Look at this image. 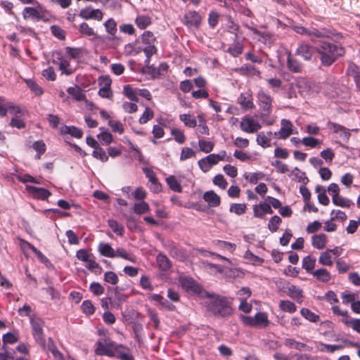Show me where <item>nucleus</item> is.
Instances as JSON below:
<instances>
[{
    "mask_svg": "<svg viewBox=\"0 0 360 360\" xmlns=\"http://www.w3.org/2000/svg\"><path fill=\"white\" fill-rule=\"evenodd\" d=\"M315 51H316L315 46L309 43L302 41L297 48L295 54L305 60H311Z\"/></svg>",
    "mask_w": 360,
    "mask_h": 360,
    "instance_id": "9d476101",
    "label": "nucleus"
},
{
    "mask_svg": "<svg viewBox=\"0 0 360 360\" xmlns=\"http://www.w3.org/2000/svg\"><path fill=\"white\" fill-rule=\"evenodd\" d=\"M27 246L35 254L38 259L44 264H46L49 262V259L37 248H35L31 243L26 242Z\"/></svg>",
    "mask_w": 360,
    "mask_h": 360,
    "instance_id": "bf43d9fd",
    "label": "nucleus"
},
{
    "mask_svg": "<svg viewBox=\"0 0 360 360\" xmlns=\"http://www.w3.org/2000/svg\"><path fill=\"white\" fill-rule=\"evenodd\" d=\"M300 314L304 318L312 323H316L320 320V316L318 314H316L307 308L301 309Z\"/></svg>",
    "mask_w": 360,
    "mask_h": 360,
    "instance_id": "37998d69",
    "label": "nucleus"
},
{
    "mask_svg": "<svg viewBox=\"0 0 360 360\" xmlns=\"http://www.w3.org/2000/svg\"><path fill=\"white\" fill-rule=\"evenodd\" d=\"M319 262L323 266H333V262L330 252L326 250L325 252H321L319 258Z\"/></svg>",
    "mask_w": 360,
    "mask_h": 360,
    "instance_id": "8fccbe9b",
    "label": "nucleus"
},
{
    "mask_svg": "<svg viewBox=\"0 0 360 360\" xmlns=\"http://www.w3.org/2000/svg\"><path fill=\"white\" fill-rule=\"evenodd\" d=\"M317 348L320 352H322L333 353L336 350L342 349L344 347L342 345H328L319 342Z\"/></svg>",
    "mask_w": 360,
    "mask_h": 360,
    "instance_id": "c9c22d12",
    "label": "nucleus"
},
{
    "mask_svg": "<svg viewBox=\"0 0 360 360\" xmlns=\"http://www.w3.org/2000/svg\"><path fill=\"white\" fill-rule=\"evenodd\" d=\"M179 283L181 287L191 295H200L202 287L191 277L180 276Z\"/></svg>",
    "mask_w": 360,
    "mask_h": 360,
    "instance_id": "6e6552de",
    "label": "nucleus"
},
{
    "mask_svg": "<svg viewBox=\"0 0 360 360\" xmlns=\"http://www.w3.org/2000/svg\"><path fill=\"white\" fill-rule=\"evenodd\" d=\"M151 299L158 303L162 309H165L168 311L175 310L176 307L174 304L158 294H153L151 295Z\"/></svg>",
    "mask_w": 360,
    "mask_h": 360,
    "instance_id": "b1692460",
    "label": "nucleus"
},
{
    "mask_svg": "<svg viewBox=\"0 0 360 360\" xmlns=\"http://www.w3.org/2000/svg\"><path fill=\"white\" fill-rule=\"evenodd\" d=\"M214 247L224 252L232 253L236 250V245L235 243H231L227 241L217 240L212 242Z\"/></svg>",
    "mask_w": 360,
    "mask_h": 360,
    "instance_id": "aec40b11",
    "label": "nucleus"
},
{
    "mask_svg": "<svg viewBox=\"0 0 360 360\" xmlns=\"http://www.w3.org/2000/svg\"><path fill=\"white\" fill-rule=\"evenodd\" d=\"M61 133L64 134H70L72 136L81 139L83 136V131L79 128L75 126H65L61 128Z\"/></svg>",
    "mask_w": 360,
    "mask_h": 360,
    "instance_id": "72a5a7b5",
    "label": "nucleus"
},
{
    "mask_svg": "<svg viewBox=\"0 0 360 360\" xmlns=\"http://www.w3.org/2000/svg\"><path fill=\"white\" fill-rule=\"evenodd\" d=\"M284 345L286 347H292L295 349L302 351V350H307L310 351L311 348L309 347L308 345H305L304 343L297 342L295 339L292 338H286L284 341Z\"/></svg>",
    "mask_w": 360,
    "mask_h": 360,
    "instance_id": "c756f323",
    "label": "nucleus"
},
{
    "mask_svg": "<svg viewBox=\"0 0 360 360\" xmlns=\"http://www.w3.org/2000/svg\"><path fill=\"white\" fill-rule=\"evenodd\" d=\"M108 125L111 127L113 132H117L119 134H122L124 131V126L120 121L109 120Z\"/></svg>",
    "mask_w": 360,
    "mask_h": 360,
    "instance_id": "13d9d810",
    "label": "nucleus"
},
{
    "mask_svg": "<svg viewBox=\"0 0 360 360\" xmlns=\"http://www.w3.org/2000/svg\"><path fill=\"white\" fill-rule=\"evenodd\" d=\"M280 309L288 313H294L297 310L296 305L289 300H281L279 303Z\"/></svg>",
    "mask_w": 360,
    "mask_h": 360,
    "instance_id": "09e8293b",
    "label": "nucleus"
},
{
    "mask_svg": "<svg viewBox=\"0 0 360 360\" xmlns=\"http://www.w3.org/2000/svg\"><path fill=\"white\" fill-rule=\"evenodd\" d=\"M154 117V112L149 107H146L144 112L140 117L139 122L141 124H146Z\"/></svg>",
    "mask_w": 360,
    "mask_h": 360,
    "instance_id": "4d7b16f0",
    "label": "nucleus"
},
{
    "mask_svg": "<svg viewBox=\"0 0 360 360\" xmlns=\"http://www.w3.org/2000/svg\"><path fill=\"white\" fill-rule=\"evenodd\" d=\"M25 188L34 198L37 199L46 200L51 195V193L44 188L26 185Z\"/></svg>",
    "mask_w": 360,
    "mask_h": 360,
    "instance_id": "dca6fc26",
    "label": "nucleus"
},
{
    "mask_svg": "<svg viewBox=\"0 0 360 360\" xmlns=\"http://www.w3.org/2000/svg\"><path fill=\"white\" fill-rule=\"evenodd\" d=\"M76 257L79 260L86 262L90 257H93V255L91 253L90 250L83 248L77 251Z\"/></svg>",
    "mask_w": 360,
    "mask_h": 360,
    "instance_id": "052dcab7",
    "label": "nucleus"
},
{
    "mask_svg": "<svg viewBox=\"0 0 360 360\" xmlns=\"http://www.w3.org/2000/svg\"><path fill=\"white\" fill-rule=\"evenodd\" d=\"M85 263V267L96 275H100L102 273L103 269L96 261L94 256L90 257Z\"/></svg>",
    "mask_w": 360,
    "mask_h": 360,
    "instance_id": "2f4dec72",
    "label": "nucleus"
},
{
    "mask_svg": "<svg viewBox=\"0 0 360 360\" xmlns=\"http://www.w3.org/2000/svg\"><path fill=\"white\" fill-rule=\"evenodd\" d=\"M257 143L263 148L269 147L271 145V139L267 137L264 132H260L257 136Z\"/></svg>",
    "mask_w": 360,
    "mask_h": 360,
    "instance_id": "680f3d73",
    "label": "nucleus"
},
{
    "mask_svg": "<svg viewBox=\"0 0 360 360\" xmlns=\"http://www.w3.org/2000/svg\"><path fill=\"white\" fill-rule=\"evenodd\" d=\"M341 297L342 303L345 304L350 303L352 305L358 299L359 295L358 293L345 291L341 294Z\"/></svg>",
    "mask_w": 360,
    "mask_h": 360,
    "instance_id": "de8ad7c7",
    "label": "nucleus"
},
{
    "mask_svg": "<svg viewBox=\"0 0 360 360\" xmlns=\"http://www.w3.org/2000/svg\"><path fill=\"white\" fill-rule=\"evenodd\" d=\"M312 275L316 280L323 283H327L331 279L330 272L323 268L315 270Z\"/></svg>",
    "mask_w": 360,
    "mask_h": 360,
    "instance_id": "7c9ffc66",
    "label": "nucleus"
},
{
    "mask_svg": "<svg viewBox=\"0 0 360 360\" xmlns=\"http://www.w3.org/2000/svg\"><path fill=\"white\" fill-rule=\"evenodd\" d=\"M316 259L314 257L311 255L306 256L302 259V268L310 274L314 272V267L316 265Z\"/></svg>",
    "mask_w": 360,
    "mask_h": 360,
    "instance_id": "473e14b6",
    "label": "nucleus"
},
{
    "mask_svg": "<svg viewBox=\"0 0 360 360\" xmlns=\"http://www.w3.org/2000/svg\"><path fill=\"white\" fill-rule=\"evenodd\" d=\"M203 199L210 207H217L220 204V197L213 191H206L203 195Z\"/></svg>",
    "mask_w": 360,
    "mask_h": 360,
    "instance_id": "bb28decb",
    "label": "nucleus"
},
{
    "mask_svg": "<svg viewBox=\"0 0 360 360\" xmlns=\"http://www.w3.org/2000/svg\"><path fill=\"white\" fill-rule=\"evenodd\" d=\"M338 34L334 30L326 29L325 27H309L308 37L312 42H314L316 39H333L335 38H338Z\"/></svg>",
    "mask_w": 360,
    "mask_h": 360,
    "instance_id": "39448f33",
    "label": "nucleus"
},
{
    "mask_svg": "<svg viewBox=\"0 0 360 360\" xmlns=\"http://www.w3.org/2000/svg\"><path fill=\"white\" fill-rule=\"evenodd\" d=\"M156 262L161 271H168L171 267L170 261L165 255L159 254L157 256Z\"/></svg>",
    "mask_w": 360,
    "mask_h": 360,
    "instance_id": "e433bc0d",
    "label": "nucleus"
},
{
    "mask_svg": "<svg viewBox=\"0 0 360 360\" xmlns=\"http://www.w3.org/2000/svg\"><path fill=\"white\" fill-rule=\"evenodd\" d=\"M79 32L82 36L97 39L98 37L94 29L89 25L88 23L83 22L79 25Z\"/></svg>",
    "mask_w": 360,
    "mask_h": 360,
    "instance_id": "a878e982",
    "label": "nucleus"
},
{
    "mask_svg": "<svg viewBox=\"0 0 360 360\" xmlns=\"http://www.w3.org/2000/svg\"><path fill=\"white\" fill-rule=\"evenodd\" d=\"M287 67L289 70L293 72H300L302 70L301 63L297 59L292 57L290 53L288 56Z\"/></svg>",
    "mask_w": 360,
    "mask_h": 360,
    "instance_id": "c85d7f7f",
    "label": "nucleus"
},
{
    "mask_svg": "<svg viewBox=\"0 0 360 360\" xmlns=\"http://www.w3.org/2000/svg\"><path fill=\"white\" fill-rule=\"evenodd\" d=\"M328 125L334 133L339 134L340 138L342 139L343 141L347 142L349 141L351 136L349 129L334 122H329Z\"/></svg>",
    "mask_w": 360,
    "mask_h": 360,
    "instance_id": "f3484780",
    "label": "nucleus"
},
{
    "mask_svg": "<svg viewBox=\"0 0 360 360\" xmlns=\"http://www.w3.org/2000/svg\"><path fill=\"white\" fill-rule=\"evenodd\" d=\"M104 281L108 283H110L112 285H116L118 283V276L117 274L113 271H106L104 274Z\"/></svg>",
    "mask_w": 360,
    "mask_h": 360,
    "instance_id": "338daca9",
    "label": "nucleus"
},
{
    "mask_svg": "<svg viewBox=\"0 0 360 360\" xmlns=\"http://www.w3.org/2000/svg\"><path fill=\"white\" fill-rule=\"evenodd\" d=\"M286 289V293L290 297L296 300L299 303L302 302L303 297V292L302 289L292 284H288Z\"/></svg>",
    "mask_w": 360,
    "mask_h": 360,
    "instance_id": "6ab92c4d",
    "label": "nucleus"
},
{
    "mask_svg": "<svg viewBox=\"0 0 360 360\" xmlns=\"http://www.w3.org/2000/svg\"><path fill=\"white\" fill-rule=\"evenodd\" d=\"M165 181L169 188L177 193L182 191V187L181 186V180L178 179L175 175H170L165 179Z\"/></svg>",
    "mask_w": 360,
    "mask_h": 360,
    "instance_id": "5701e85b",
    "label": "nucleus"
},
{
    "mask_svg": "<svg viewBox=\"0 0 360 360\" xmlns=\"http://www.w3.org/2000/svg\"><path fill=\"white\" fill-rule=\"evenodd\" d=\"M60 62L58 64L59 69L62 71V73H64L67 75H70L72 73V70L69 68L70 62L64 59L63 58H58Z\"/></svg>",
    "mask_w": 360,
    "mask_h": 360,
    "instance_id": "e2e57ef3",
    "label": "nucleus"
},
{
    "mask_svg": "<svg viewBox=\"0 0 360 360\" xmlns=\"http://www.w3.org/2000/svg\"><path fill=\"white\" fill-rule=\"evenodd\" d=\"M98 251L102 256L110 258L115 257V252L108 243L101 242L98 246Z\"/></svg>",
    "mask_w": 360,
    "mask_h": 360,
    "instance_id": "393cba45",
    "label": "nucleus"
},
{
    "mask_svg": "<svg viewBox=\"0 0 360 360\" xmlns=\"http://www.w3.org/2000/svg\"><path fill=\"white\" fill-rule=\"evenodd\" d=\"M333 202L336 206H340L342 207H347L349 208L351 207V205H354V203L350 200L349 199H347L346 198H344L342 196H340V195L337 196H333Z\"/></svg>",
    "mask_w": 360,
    "mask_h": 360,
    "instance_id": "79ce46f5",
    "label": "nucleus"
},
{
    "mask_svg": "<svg viewBox=\"0 0 360 360\" xmlns=\"http://www.w3.org/2000/svg\"><path fill=\"white\" fill-rule=\"evenodd\" d=\"M202 16L197 11H188L184 16V23L188 27L198 28L202 22Z\"/></svg>",
    "mask_w": 360,
    "mask_h": 360,
    "instance_id": "ddd939ff",
    "label": "nucleus"
},
{
    "mask_svg": "<svg viewBox=\"0 0 360 360\" xmlns=\"http://www.w3.org/2000/svg\"><path fill=\"white\" fill-rule=\"evenodd\" d=\"M253 210L255 216L257 217H263L266 214L273 212L270 205L265 202L255 205Z\"/></svg>",
    "mask_w": 360,
    "mask_h": 360,
    "instance_id": "cd10ccee",
    "label": "nucleus"
},
{
    "mask_svg": "<svg viewBox=\"0 0 360 360\" xmlns=\"http://www.w3.org/2000/svg\"><path fill=\"white\" fill-rule=\"evenodd\" d=\"M35 7H25L22 11V16L25 20L32 19L39 21L43 19L46 10L38 1L34 4Z\"/></svg>",
    "mask_w": 360,
    "mask_h": 360,
    "instance_id": "423d86ee",
    "label": "nucleus"
},
{
    "mask_svg": "<svg viewBox=\"0 0 360 360\" xmlns=\"http://www.w3.org/2000/svg\"><path fill=\"white\" fill-rule=\"evenodd\" d=\"M206 269L213 272L224 273L227 276L230 278H242L244 277L245 273L237 268H229L226 266H221L217 264H213L207 263Z\"/></svg>",
    "mask_w": 360,
    "mask_h": 360,
    "instance_id": "0eeeda50",
    "label": "nucleus"
},
{
    "mask_svg": "<svg viewBox=\"0 0 360 360\" xmlns=\"http://www.w3.org/2000/svg\"><path fill=\"white\" fill-rule=\"evenodd\" d=\"M108 224L110 228L112 230L114 233L119 236H122L124 233V227L122 225L119 224L117 221L114 219H109L108 221Z\"/></svg>",
    "mask_w": 360,
    "mask_h": 360,
    "instance_id": "6e6d98bb",
    "label": "nucleus"
},
{
    "mask_svg": "<svg viewBox=\"0 0 360 360\" xmlns=\"http://www.w3.org/2000/svg\"><path fill=\"white\" fill-rule=\"evenodd\" d=\"M123 94L133 102H138V90H135L130 85H125L123 88Z\"/></svg>",
    "mask_w": 360,
    "mask_h": 360,
    "instance_id": "a18cd8bd",
    "label": "nucleus"
},
{
    "mask_svg": "<svg viewBox=\"0 0 360 360\" xmlns=\"http://www.w3.org/2000/svg\"><path fill=\"white\" fill-rule=\"evenodd\" d=\"M281 221L282 220L278 216L275 215L272 217L270 219L268 224V227L270 231L272 233L276 232L278 230V226L280 225Z\"/></svg>",
    "mask_w": 360,
    "mask_h": 360,
    "instance_id": "0e129e2a",
    "label": "nucleus"
},
{
    "mask_svg": "<svg viewBox=\"0 0 360 360\" xmlns=\"http://www.w3.org/2000/svg\"><path fill=\"white\" fill-rule=\"evenodd\" d=\"M249 30H251L255 35V38L264 44H272L275 39L274 36L269 32H261L255 27H249Z\"/></svg>",
    "mask_w": 360,
    "mask_h": 360,
    "instance_id": "a211bd4d",
    "label": "nucleus"
},
{
    "mask_svg": "<svg viewBox=\"0 0 360 360\" xmlns=\"http://www.w3.org/2000/svg\"><path fill=\"white\" fill-rule=\"evenodd\" d=\"M133 210L136 214H142L149 212L150 207H149V205L146 202L141 201L139 203L134 204Z\"/></svg>",
    "mask_w": 360,
    "mask_h": 360,
    "instance_id": "603ef678",
    "label": "nucleus"
},
{
    "mask_svg": "<svg viewBox=\"0 0 360 360\" xmlns=\"http://www.w3.org/2000/svg\"><path fill=\"white\" fill-rule=\"evenodd\" d=\"M179 120L186 127L194 128L197 126V120L195 117L191 114H181L179 115Z\"/></svg>",
    "mask_w": 360,
    "mask_h": 360,
    "instance_id": "58836bf2",
    "label": "nucleus"
},
{
    "mask_svg": "<svg viewBox=\"0 0 360 360\" xmlns=\"http://www.w3.org/2000/svg\"><path fill=\"white\" fill-rule=\"evenodd\" d=\"M122 344H117L109 338H103L96 342V354L98 355H105L110 357H115Z\"/></svg>",
    "mask_w": 360,
    "mask_h": 360,
    "instance_id": "7ed1b4c3",
    "label": "nucleus"
},
{
    "mask_svg": "<svg viewBox=\"0 0 360 360\" xmlns=\"http://www.w3.org/2000/svg\"><path fill=\"white\" fill-rule=\"evenodd\" d=\"M81 307L82 311L87 315H91L95 311V307L93 303L89 300H84L82 302Z\"/></svg>",
    "mask_w": 360,
    "mask_h": 360,
    "instance_id": "69168bd1",
    "label": "nucleus"
},
{
    "mask_svg": "<svg viewBox=\"0 0 360 360\" xmlns=\"http://www.w3.org/2000/svg\"><path fill=\"white\" fill-rule=\"evenodd\" d=\"M79 16L83 20H94L101 21L103 18V13L101 9L94 8L89 6L79 11Z\"/></svg>",
    "mask_w": 360,
    "mask_h": 360,
    "instance_id": "1a4fd4ad",
    "label": "nucleus"
},
{
    "mask_svg": "<svg viewBox=\"0 0 360 360\" xmlns=\"http://www.w3.org/2000/svg\"><path fill=\"white\" fill-rule=\"evenodd\" d=\"M342 322L347 326L351 327L354 331L360 333V319H349L346 318Z\"/></svg>",
    "mask_w": 360,
    "mask_h": 360,
    "instance_id": "3c124183",
    "label": "nucleus"
},
{
    "mask_svg": "<svg viewBox=\"0 0 360 360\" xmlns=\"http://www.w3.org/2000/svg\"><path fill=\"white\" fill-rule=\"evenodd\" d=\"M328 241V237L324 233L314 235L311 237V244L314 248L321 250L326 247Z\"/></svg>",
    "mask_w": 360,
    "mask_h": 360,
    "instance_id": "4be33fe9",
    "label": "nucleus"
},
{
    "mask_svg": "<svg viewBox=\"0 0 360 360\" xmlns=\"http://www.w3.org/2000/svg\"><path fill=\"white\" fill-rule=\"evenodd\" d=\"M316 51L321 64L325 67L330 66L345 53L342 46L326 41H320L316 46Z\"/></svg>",
    "mask_w": 360,
    "mask_h": 360,
    "instance_id": "f257e3e1",
    "label": "nucleus"
},
{
    "mask_svg": "<svg viewBox=\"0 0 360 360\" xmlns=\"http://www.w3.org/2000/svg\"><path fill=\"white\" fill-rule=\"evenodd\" d=\"M67 92L77 101H84L86 98L82 89L78 86L68 88Z\"/></svg>",
    "mask_w": 360,
    "mask_h": 360,
    "instance_id": "f704fd0d",
    "label": "nucleus"
},
{
    "mask_svg": "<svg viewBox=\"0 0 360 360\" xmlns=\"http://www.w3.org/2000/svg\"><path fill=\"white\" fill-rule=\"evenodd\" d=\"M115 357L120 360H135L130 349L123 345Z\"/></svg>",
    "mask_w": 360,
    "mask_h": 360,
    "instance_id": "c03bdc74",
    "label": "nucleus"
},
{
    "mask_svg": "<svg viewBox=\"0 0 360 360\" xmlns=\"http://www.w3.org/2000/svg\"><path fill=\"white\" fill-rule=\"evenodd\" d=\"M316 193H318V200L323 205H328L330 202L328 197L326 194V188L320 185L316 186Z\"/></svg>",
    "mask_w": 360,
    "mask_h": 360,
    "instance_id": "4c0bfd02",
    "label": "nucleus"
},
{
    "mask_svg": "<svg viewBox=\"0 0 360 360\" xmlns=\"http://www.w3.org/2000/svg\"><path fill=\"white\" fill-rule=\"evenodd\" d=\"M25 83L30 89L32 92H33L36 96H41L43 94L44 91L42 88L39 86L34 80L30 79H25Z\"/></svg>",
    "mask_w": 360,
    "mask_h": 360,
    "instance_id": "864d4df0",
    "label": "nucleus"
},
{
    "mask_svg": "<svg viewBox=\"0 0 360 360\" xmlns=\"http://www.w3.org/2000/svg\"><path fill=\"white\" fill-rule=\"evenodd\" d=\"M103 26L105 32L110 35L108 39L116 41V43L119 44L120 42V38L116 36L117 28L115 20L112 18H109L103 23Z\"/></svg>",
    "mask_w": 360,
    "mask_h": 360,
    "instance_id": "2eb2a0df",
    "label": "nucleus"
},
{
    "mask_svg": "<svg viewBox=\"0 0 360 360\" xmlns=\"http://www.w3.org/2000/svg\"><path fill=\"white\" fill-rule=\"evenodd\" d=\"M30 325L32 333L34 339L40 345H45V338L44 335L43 327L44 321L38 316H33L30 318Z\"/></svg>",
    "mask_w": 360,
    "mask_h": 360,
    "instance_id": "20e7f679",
    "label": "nucleus"
},
{
    "mask_svg": "<svg viewBox=\"0 0 360 360\" xmlns=\"http://www.w3.org/2000/svg\"><path fill=\"white\" fill-rule=\"evenodd\" d=\"M171 134L177 143L182 144L185 142L186 136L181 130L179 129H172Z\"/></svg>",
    "mask_w": 360,
    "mask_h": 360,
    "instance_id": "774afa93",
    "label": "nucleus"
},
{
    "mask_svg": "<svg viewBox=\"0 0 360 360\" xmlns=\"http://www.w3.org/2000/svg\"><path fill=\"white\" fill-rule=\"evenodd\" d=\"M347 73L349 76L352 77L357 86L360 90V69L359 68L353 63L349 64Z\"/></svg>",
    "mask_w": 360,
    "mask_h": 360,
    "instance_id": "412c9836",
    "label": "nucleus"
},
{
    "mask_svg": "<svg viewBox=\"0 0 360 360\" xmlns=\"http://www.w3.org/2000/svg\"><path fill=\"white\" fill-rule=\"evenodd\" d=\"M198 146L201 151L208 153L213 150L214 144L212 141L200 139L198 141Z\"/></svg>",
    "mask_w": 360,
    "mask_h": 360,
    "instance_id": "5fc2aeb1",
    "label": "nucleus"
},
{
    "mask_svg": "<svg viewBox=\"0 0 360 360\" xmlns=\"http://www.w3.org/2000/svg\"><path fill=\"white\" fill-rule=\"evenodd\" d=\"M257 102L262 109V115H267L271 112L272 98L268 94L259 91L257 94Z\"/></svg>",
    "mask_w": 360,
    "mask_h": 360,
    "instance_id": "9b49d317",
    "label": "nucleus"
},
{
    "mask_svg": "<svg viewBox=\"0 0 360 360\" xmlns=\"http://www.w3.org/2000/svg\"><path fill=\"white\" fill-rule=\"evenodd\" d=\"M206 296L210 299L208 304V309L214 315L224 317L232 313V308L230 300L226 297L210 295L206 293Z\"/></svg>",
    "mask_w": 360,
    "mask_h": 360,
    "instance_id": "f03ea898",
    "label": "nucleus"
},
{
    "mask_svg": "<svg viewBox=\"0 0 360 360\" xmlns=\"http://www.w3.org/2000/svg\"><path fill=\"white\" fill-rule=\"evenodd\" d=\"M249 60H251L252 62L256 63V65H254L252 67H251L250 65L249 64V76L250 75H259V68L257 67V65L261 64L262 60L260 58H259L258 57L249 53Z\"/></svg>",
    "mask_w": 360,
    "mask_h": 360,
    "instance_id": "ea45409f",
    "label": "nucleus"
},
{
    "mask_svg": "<svg viewBox=\"0 0 360 360\" xmlns=\"http://www.w3.org/2000/svg\"><path fill=\"white\" fill-rule=\"evenodd\" d=\"M270 323L266 313L257 312L254 317H249V326H252L257 328H266Z\"/></svg>",
    "mask_w": 360,
    "mask_h": 360,
    "instance_id": "4468645a",
    "label": "nucleus"
},
{
    "mask_svg": "<svg viewBox=\"0 0 360 360\" xmlns=\"http://www.w3.org/2000/svg\"><path fill=\"white\" fill-rule=\"evenodd\" d=\"M281 125L280 130L274 133L276 139H286L293 134V125L290 120L283 119L281 121Z\"/></svg>",
    "mask_w": 360,
    "mask_h": 360,
    "instance_id": "f8f14e48",
    "label": "nucleus"
},
{
    "mask_svg": "<svg viewBox=\"0 0 360 360\" xmlns=\"http://www.w3.org/2000/svg\"><path fill=\"white\" fill-rule=\"evenodd\" d=\"M248 293V288L245 287H243L238 292L237 295L239 296L238 299L240 300V303L239 304V309L244 311L245 313L248 312V303L246 301V297H240L242 295H245Z\"/></svg>",
    "mask_w": 360,
    "mask_h": 360,
    "instance_id": "49530a36",
    "label": "nucleus"
},
{
    "mask_svg": "<svg viewBox=\"0 0 360 360\" xmlns=\"http://www.w3.org/2000/svg\"><path fill=\"white\" fill-rule=\"evenodd\" d=\"M135 23L139 29L144 30L151 24V19L146 15H138L135 20Z\"/></svg>",
    "mask_w": 360,
    "mask_h": 360,
    "instance_id": "a19ab883",
    "label": "nucleus"
}]
</instances>
